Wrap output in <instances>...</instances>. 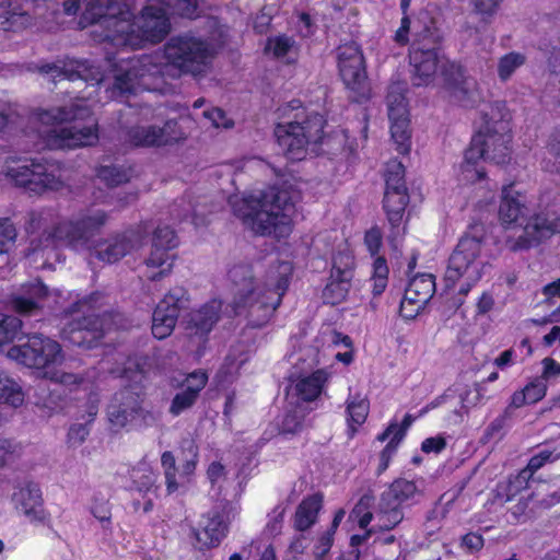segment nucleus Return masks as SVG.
Returning a JSON list of instances; mask_svg holds the SVG:
<instances>
[{
    "mask_svg": "<svg viewBox=\"0 0 560 560\" xmlns=\"http://www.w3.org/2000/svg\"><path fill=\"white\" fill-rule=\"evenodd\" d=\"M217 48L212 43L187 33L172 37L163 54L116 59L107 51L106 63L112 68L114 86L112 94L124 95L140 91L159 90V81L164 77L180 73L194 75L203 72Z\"/></svg>",
    "mask_w": 560,
    "mask_h": 560,
    "instance_id": "nucleus-1",
    "label": "nucleus"
},
{
    "mask_svg": "<svg viewBox=\"0 0 560 560\" xmlns=\"http://www.w3.org/2000/svg\"><path fill=\"white\" fill-rule=\"evenodd\" d=\"M84 1L81 27L93 26L96 39L113 47L142 48L161 42L170 32L167 11L158 1H151L137 18L126 0Z\"/></svg>",
    "mask_w": 560,
    "mask_h": 560,
    "instance_id": "nucleus-2",
    "label": "nucleus"
},
{
    "mask_svg": "<svg viewBox=\"0 0 560 560\" xmlns=\"http://www.w3.org/2000/svg\"><path fill=\"white\" fill-rule=\"evenodd\" d=\"M291 271L289 262H281L277 271H269L266 282L262 283L254 279L248 267L232 268L229 271L232 298L225 312L245 315L253 326L264 325L280 305Z\"/></svg>",
    "mask_w": 560,
    "mask_h": 560,
    "instance_id": "nucleus-3",
    "label": "nucleus"
},
{
    "mask_svg": "<svg viewBox=\"0 0 560 560\" xmlns=\"http://www.w3.org/2000/svg\"><path fill=\"white\" fill-rule=\"evenodd\" d=\"M107 214L101 209H89L75 221L60 222L45 240V247L68 246L89 252L104 262H115L141 245V235L133 231L94 244L92 237L105 224Z\"/></svg>",
    "mask_w": 560,
    "mask_h": 560,
    "instance_id": "nucleus-4",
    "label": "nucleus"
},
{
    "mask_svg": "<svg viewBox=\"0 0 560 560\" xmlns=\"http://www.w3.org/2000/svg\"><path fill=\"white\" fill-rule=\"evenodd\" d=\"M229 205L255 234L281 238L292 232L296 209L293 195L287 189L270 187L257 194H234L230 196Z\"/></svg>",
    "mask_w": 560,
    "mask_h": 560,
    "instance_id": "nucleus-5",
    "label": "nucleus"
},
{
    "mask_svg": "<svg viewBox=\"0 0 560 560\" xmlns=\"http://www.w3.org/2000/svg\"><path fill=\"white\" fill-rule=\"evenodd\" d=\"M526 211L525 195L516 190L514 184L503 186L499 219L510 231L505 237V246L510 250L528 249L541 240L560 232V217L556 213L537 214L528 220L524 226H518L517 223L524 219Z\"/></svg>",
    "mask_w": 560,
    "mask_h": 560,
    "instance_id": "nucleus-6",
    "label": "nucleus"
},
{
    "mask_svg": "<svg viewBox=\"0 0 560 560\" xmlns=\"http://www.w3.org/2000/svg\"><path fill=\"white\" fill-rule=\"evenodd\" d=\"M39 136L49 149H72L97 141L96 122L85 104L54 108L39 114Z\"/></svg>",
    "mask_w": 560,
    "mask_h": 560,
    "instance_id": "nucleus-7",
    "label": "nucleus"
},
{
    "mask_svg": "<svg viewBox=\"0 0 560 560\" xmlns=\"http://www.w3.org/2000/svg\"><path fill=\"white\" fill-rule=\"evenodd\" d=\"M279 110L288 121L278 124L275 129L278 144L289 160L301 161L310 148L323 139L325 120L319 114H308L299 100L289 102Z\"/></svg>",
    "mask_w": 560,
    "mask_h": 560,
    "instance_id": "nucleus-8",
    "label": "nucleus"
},
{
    "mask_svg": "<svg viewBox=\"0 0 560 560\" xmlns=\"http://www.w3.org/2000/svg\"><path fill=\"white\" fill-rule=\"evenodd\" d=\"M485 238L483 225H471L450 256L445 277L447 281L458 282L462 293H468L486 272L488 260L485 254Z\"/></svg>",
    "mask_w": 560,
    "mask_h": 560,
    "instance_id": "nucleus-9",
    "label": "nucleus"
},
{
    "mask_svg": "<svg viewBox=\"0 0 560 560\" xmlns=\"http://www.w3.org/2000/svg\"><path fill=\"white\" fill-rule=\"evenodd\" d=\"M7 357L28 368L44 369L45 377L61 385L69 387L78 385L84 392L90 389V383L84 378L54 369V365L61 362L62 354L59 343L49 338L31 336L26 342L10 348Z\"/></svg>",
    "mask_w": 560,
    "mask_h": 560,
    "instance_id": "nucleus-10",
    "label": "nucleus"
},
{
    "mask_svg": "<svg viewBox=\"0 0 560 560\" xmlns=\"http://www.w3.org/2000/svg\"><path fill=\"white\" fill-rule=\"evenodd\" d=\"M371 499L363 497L355 504L350 513V518L358 523L361 529H364L363 534L352 535L350 538V545L353 548L358 546H366L372 535L377 532L390 530L398 525L404 514L401 510L393 508L387 502H384L381 498L380 509L375 515L370 511Z\"/></svg>",
    "mask_w": 560,
    "mask_h": 560,
    "instance_id": "nucleus-11",
    "label": "nucleus"
},
{
    "mask_svg": "<svg viewBox=\"0 0 560 560\" xmlns=\"http://www.w3.org/2000/svg\"><path fill=\"white\" fill-rule=\"evenodd\" d=\"M5 176L15 185L35 194L59 190L62 187L60 170L54 164H40L27 160L11 161L7 166Z\"/></svg>",
    "mask_w": 560,
    "mask_h": 560,
    "instance_id": "nucleus-12",
    "label": "nucleus"
},
{
    "mask_svg": "<svg viewBox=\"0 0 560 560\" xmlns=\"http://www.w3.org/2000/svg\"><path fill=\"white\" fill-rule=\"evenodd\" d=\"M406 91L407 84L405 82H394L390 84L386 96L390 136L396 144V150L401 154L409 153L411 148V130L409 109L405 96Z\"/></svg>",
    "mask_w": 560,
    "mask_h": 560,
    "instance_id": "nucleus-13",
    "label": "nucleus"
},
{
    "mask_svg": "<svg viewBox=\"0 0 560 560\" xmlns=\"http://www.w3.org/2000/svg\"><path fill=\"white\" fill-rule=\"evenodd\" d=\"M386 189L384 195V210L394 233L399 235L409 196L405 185V167L398 161H392L386 168Z\"/></svg>",
    "mask_w": 560,
    "mask_h": 560,
    "instance_id": "nucleus-14",
    "label": "nucleus"
},
{
    "mask_svg": "<svg viewBox=\"0 0 560 560\" xmlns=\"http://www.w3.org/2000/svg\"><path fill=\"white\" fill-rule=\"evenodd\" d=\"M337 65L342 82L358 100L369 97L370 88L361 47L354 42L340 45L337 48Z\"/></svg>",
    "mask_w": 560,
    "mask_h": 560,
    "instance_id": "nucleus-15",
    "label": "nucleus"
},
{
    "mask_svg": "<svg viewBox=\"0 0 560 560\" xmlns=\"http://www.w3.org/2000/svg\"><path fill=\"white\" fill-rule=\"evenodd\" d=\"M409 60L411 79L416 86H427L434 83L439 74L444 78V81L448 80L452 71L451 65H455L440 56L436 49H423L416 43L412 44Z\"/></svg>",
    "mask_w": 560,
    "mask_h": 560,
    "instance_id": "nucleus-16",
    "label": "nucleus"
},
{
    "mask_svg": "<svg viewBox=\"0 0 560 560\" xmlns=\"http://www.w3.org/2000/svg\"><path fill=\"white\" fill-rule=\"evenodd\" d=\"M512 136L504 121L487 122L471 140L472 147L481 151V160L494 164H505L510 161Z\"/></svg>",
    "mask_w": 560,
    "mask_h": 560,
    "instance_id": "nucleus-17",
    "label": "nucleus"
},
{
    "mask_svg": "<svg viewBox=\"0 0 560 560\" xmlns=\"http://www.w3.org/2000/svg\"><path fill=\"white\" fill-rule=\"evenodd\" d=\"M177 245L176 236L170 228H159L153 236L151 252L144 262V276L156 281L167 276L173 267V255L170 253Z\"/></svg>",
    "mask_w": 560,
    "mask_h": 560,
    "instance_id": "nucleus-18",
    "label": "nucleus"
},
{
    "mask_svg": "<svg viewBox=\"0 0 560 560\" xmlns=\"http://www.w3.org/2000/svg\"><path fill=\"white\" fill-rule=\"evenodd\" d=\"M11 503L32 525L51 527V514L44 506L43 493L37 485L26 482L18 486L11 495Z\"/></svg>",
    "mask_w": 560,
    "mask_h": 560,
    "instance_id": "nucleus-19",
    "label": "nucleus"
},
{
    "mask_svg": "<svg viewBox=\"0 0 560 560\" xmlns=\"http://www.w3.org/2000/svg\"><path fill=\"white\" fill-rule=\"evenodd\" d=\"M187 132L175 120H167L163 127L138 126L129 130L128 140L136 147H164L184 141Z\"/></svg>",
    "mask_w": 560,
    "mask_h": 560,
    "instance_id": "nucleus-20",
    "label": "nucleus"
},
{
    "mask_svg": "<svg viewBox=\"0 0 560 560\" xmlns=\"http://www.w3.org/2000/svg\"><path fill=\"white\" fill-rule=\"evenodd\" d=\"M435 292V281L431 273L413 276L405 290L400 303V315L406 319H413L425 307Z\"/></svg>",
    "mask_w": 560,
    "mask_h": 560,
    "instance_id": "nucleus-21",
    "label": "nucleus"
},
{
    "mask_svg": "<svg viewBox=\"0 0 560 560\" xmlns=\"http://www.w3.org/2000/svg\"><path fill=\"white\" fill-rule=\"evenodd\" d=\"M451 73L446 83L451 85V95L464 107H472L483 98L482 91L476 79L468 77L458 65H451Z\"/></svg>",
    "mask_w": 560,
    "mask_h": 560,
    "instance_id": "nucleus-22",
    "label": "nucleus"
},
{
    "mask_svg": "<svg viewBox=\"0 0 560 560\" xmlns=\"http://www.w3.org/2000/svg\"><path fill=\"white\" fill-rule=\"evenodd\" d=\"M110 318V316L100 318L98 316L90 315L84 317L83 322L71 323L63 332L71 343L92 348L103 337L105 325Z\"/></svg>",
    "mask_w": 560,
    "mask_h": 560,
    "instance_id": "nucleus-23",
    "label": "nucleus"
},
{
    "mask_svg": "<svg viewBox=\"0 0 560 560\" xmlns=\"http://www.w3.org/2000/svg\"><path fill=\"white\" fill-rule=\"evenodd\" d=\"M140 412L139 395L127 389L116 393L107 407L108 421L116 429L133 422Z\"/></svg>",
    "mask_w": 560,
    "mask_h": 560,
    "instance_id": "nucleus-24",
    "label": "nucleus"
},
{
    "mask_svg": "<svg viewBox=\"0 0 560 560\" xmlns=\"http://www.w3.org/2000/svg\"><path fill=\"white\" fill-rule=\"evenodd\" d=\"M180 299L174 294H166L158 304L152 317V334L158 339L170 336L176 325Z\"/></svg>",
    "mask_w": 560,
    "mask_h": 560,
    "instance_id": "nucleus-25",
    "label": "nucleus"
},
{
    "mask_svg": "<svg viewBox=\"0 0 560 560\" xmlns=\"http://www.w3.org/2000/svg\"><path fill=\"white\" fill-rule=\"evenodd\" d=\"M228 532L225 523L219 515L205 516L192 529V545L198 550H208L220 545Z\"/></svg>",
    "mask_w": 560,
    "mask_h": 560,
    "instance_id": "nucleus-26",
    "label": "nucleus"
},
{
    "mask_svg": "<svg viewBox=\"0 0 560 560\" xmlns=\"http://www.w3.org/2000/svg\"><path fill=\"white\" fill-rule=\"evenodd\" d=\"M52 298V293L42 282L32 283L25 292L12 300V307L21 313H31L36 307H43Z\"/></svg>",
    "mask_w": 560,
    "mask_h": 560,
    "instance_id": "nucleus-27",
    "label": "nucleus"
},
{
    "mask_svg": "<svg viewBox=\"0 0 560 560\" xmlns=\"http://www.w3.org/2000/svg\"><path fill=\"white\" fill-rule=\"evenodd\" d=\"M420 494L413 481L397 479L390 485L388 490L382 494V499L393 508L401 510L404 505L416 502Z\"/></svg>",
    "mask_w": 560,
    "mask_h": 560,
    "instance_id": "nucleus-28",
    "label": "nucleus"
},
{
    "mask_svg": "<svg viewBox=\"0 0 560 560\" xmlns=\"http://www.w3.org/2000/svg\"><path fill=\"white\" fill-rule=\"evenodd\" d=\"M265 51L267 55L284 63H293L299 57L296 42L284 34L271 36L267 39Z\"/></svg>",
    "mask_w": 560,
    "mask_h": 560,
    "instance_id": "nucleus-29",
    "label": "nucleus"
},
{
    "mask_svg": "<svg viewBox=\"0 0 560 560\" xmlns=\"http://www.w3.org/2000/svg\"><path fill=\"white\" fill-rule=\"evenodd\" d=\"M323 505V495L319 493L305 498L298 506L294 516V527L304 532L311 528L317 521Z\"/></svg>",
    "mask_w": 560,
    "mask_h": 560,
    "instance_id": "nucleus-30",
    "label": "nucleus"
},
{
    "mask_svg": "<svg viewBox=\"0 0 560 560\" xmlns=\"http://www.w3.org/2000/svg\"><path fill=\"white\" fill-rule=\"evenodd\" d=\"M481 151L478 147H470L466 150L464 161L459 167L458 179L465 184H475L486 179V172L479 165Z\"/></svg>",
    "mask_w": 560,
    "mask_h": 560,
    "instance_id": "nucleus-31",
    "label": "nucleus"
},
{
    "mask_svg": "<svg viewBox=\"0 0 560 560\" xmlns=\"http://www.w3.org/2000/svg\"><path fill=\"white\" fill-rule=\"evenodd\" d=\"M330 376V372L322 369L302 377L295 385L298 395L306 401L316 399L322 394L323 387Z\"/></svg>",
    "mask_w": 560,
    "mask_h": 560,
    "instance_id": "nucleus-32",
    "label": "nucleus"
},
{
    "mask_svg": "<svg viewBox=\"0 0 560 560\" xmlns=\"http://www.w3.org/2000/svg\"><path fill=\"white\" fill-rule=\"evenodd\" d=\"M59 75L68 80L82 79L94 83H100L105 79V73L101 71L98 66L96 67L85 60L70 61Z\"/></svg>",
    "mask_w": 560,
    "mask_h": 560,
    "instance_id": "nucleus-33",
    "label": "nucleus"
},
{
    "mask_svg": "<svg viewBox=\"0 0 560 560\" xmlns=\"http://www.w3.org/2000/svg\"><path fill=\"white\" fill-rule=\"evenodd\" d=\"M369 410L370 404L365 397L360 395L349 396L347 399V423L351 435L365 422Z\"/></svg>",
    "mask_w": 560,
    "mask_h": 560,
    "instance_id": "nucleus-34",
    "label": "nucleus"
},
{
    "mask_svg": "<svg viewBox=\"0 0 560 560\" xmlns=\"http://www.w3.org/2000/svg\"><path fill=\"white\" fill-rule=\"evenodd\" d=\"M346 516V510L345 509H338L335 514L332 522L329 526V528L320 534L315 542L314 546V557L315 560H324L325 557L330 551L334 540H335V534L337 532V528L341 524Z\"/></svg>",
    "mask_w": 560,
    "mask_h": 560,
    "instance_id": "nucleus-35",
    "label": "nucleus"
},
{
    "mask_svg": "<svg viewBox=\"0 0 560 560\" xmlns=\"http://www.w3.org/2000/svg\"><path fill=\"white\" fill-rule=\"evenodd\" d=\"M350 278L329 276L328 282L325 285L322 298L323 301L330 305H338L342 303L349 293L351 287Z\"/></svg>",
    "mask_w": 560,
    "mask_h": 560,
    "instance_id": "nucleus-36",
    "label": "nucleus"
},
{
    "mask_svg": "<svg viewBox=\"0 0 560 560\" xmlns=\"http://www.w3.org/2000/svg\"><path fill=\"white\" fill-rule=\"evenodd\" d=\"M354 256L348 244H340L331 257L330 273L335 277L353 278Z\"/></svg>",
    "mask_w": 560,
    "mask_h": 560,
    "instance_id": "nucleus-37",
    "label": "nucleus"
},
{
    "mask_svg": "<svg viewBox=\"0 0 560 560\" xmlns=\"http://www.w3.org/2000/svg\"><path fill=\"white\" fill-rule=\"evenodd\" d=\"M221 306L222 303L220 301L212 300L198 311L194 312L191 316V323L196 327L197 334L200 332L203 335L210 331L219 318V311L221 310Z\"/></svg>",
    "mask_w": 560,
    "mask_h": 560,
    "instance_id": "nucleus-38",
    "label": "nucleus"
},
{
    "mask_svg": "<svg viewBox=\"0 0 560 560\" xmlns=\"http://www.w3.org/2000/svg\"><path fill=\"white\" fill-rule=\"evenodd\" d=\"M97 411L98 399L96 395H90L86 402L85 413L80 416V419H82L85 423L73 424L69 430L68 436L71 442L82 443L85 440V438L89 435L86 423L94 420Z\"/></svg>",
    "mask_w": 560,
    "mask_h": 560,
    "instance_id": "nucleus-39",
    "label": "nucleus"
},
{
    "mask_svg": "<svg viewBox=\"0 0 560 560\" xmlns=\"http://www.w3.org/2000/svg\"><path fill=\"white\" fill-rule=\"evenodd\" d=\"M30 18L25 12H19L10 3L0 4V28L4 31H18L27 26Z\"/></svg>",
    "mask_w": 560,
    "mask_h": 560,
    "instance_id": "nucleus-40",
    "label": "nucleus"
},
{
    "mask_svg": "<svg viewBox=\"0 0 560 560\" xmlns=\"http://www.w3.org/2000/svg\"><path fill=\"white\" fill-rule=\"evenodd\" d=\"M525 56L520 52H509L498 61V75L501 81H508L513 73L525 63Z\"/></svg>",
    "mask_w": 560,
    "mask_h": 560,
    "instance_id": "nucleus-41",
    "label": "nucleus"
},
{
    "mask_svg": "<svg viewBox=\"0 0 560 560\" xmlns=\"http://www.w3.org/2000/svg\"><path fill=\"white\" fill-rule=\"evenodd\" d=\"M0 402L8 404L14 408L20 407L24 401V394L20 385L9 378H2L0 383Z\"/></svg>",
    "mask_w": 560,
    "mask_h": 560,
    "instance_id": "nucleus-42",
    "label": "nucleus"
},
{
    "mask_svg": "<svg viewBox=\"0 0 560 560\" xmlns=\"http://www.w3.org/2000/svg\"><path fill=\"white\" fill-rule=\"evenodd\" d=\"M22 327V322L13 316L0 314V352H3V347L13 341Z\"/></svg>",
    "mask_w": 560,
    "mask_h": 560,
    "instance_id": "nucleus-43",
    "label": "nucleus"
},
{
    "mask_svg": "<svg viewBox=\"0 0 560 560\" xmlns=\"http://www.w3.org/2000/svg\"><path fill=\"white\" fill-rule=\"evenodd\" d=\"M388 281V266L386 260L383 257H376L373 262V273H372V282H373V294L380 295L382 294Z\"/></svg>",
    "mask_w": 560,
    "mask_h": 560,
    "instance_id": "nucleus-44",
    "label": "nucleus"
},
{
    "mask_svg": "<svg viewBox=\"0 0 560 560\" xmlns=\"http://www.w3.org/2000/svg\"><path fill=\"white\" fill-rule=\"evenodd\" d=\"M130 477L138 491H148L156 481V475L145 465L132 468Z\"/></svg>",
    "mask_w": 560,
    "mask_h": 560,
    "instance_id": "nucleus-45",
    "label": "nucleus"
},
{
    "mask_svg": "<svg viewBox=\"0 0 560 560\" xmlns=\"http://www.w3.org/2000/svg\"><path fill=\"white\" fill-rule=\"evenodd\" d=\"M249 350L244 345L235 346L231 349L229 355L225 359L224 368L225 374L233 375L238 369L248 360Z\"/></svg>",
    "mask_w": 560,
    "mask_h": 560,
    "instance_id": "nucleus-46",
    "label": "nucleus"
},
{
    "mask_svg": "<svg viewBox=\"0 0 560 560\" xmlns=\"http://www.w3.org/2000/svg\"><path fill=\"white\" fill-rule=\"evenodd\" d=\"M161 464L164 469L167 491L173 493L179 488L174 455L168 451L164 452L161 456Z\"/></svg>",
    "mask_w": 560,
    "mask_h": 560,
    "instance_id": "nucleus-47",
    "label": "nucleus"
},
{
    "mask_svg": "<svg viewBox=\"0 0 560 560\" xmlns=\"http://www.w3.org/2000/svg\"><path fill=\"white\" fill-rule=\"evenodd\" d=\"M560 457V451L546 446L535 454L528 462L527 468L523 471H528L530 475L541 468L546 463L555 462Z\"/></svg>",
    "mask_w": 560,
    "mask_h": 560,
    "instance_id": "nucleus-48",
    "label": "nucleus"
},
{
    "mask_svg": "<svg viewBox=\"0 0 560 560\" xmlns=\"http://www.w3.org/2000/svg\"><path fill=\"white\" fill-rule=\"evenodd\" d=\"M97 177L107 186H116L129 179L127 171L118 166H102Z\"/></svg>",
    "mask_w": 560,
    "mask_h": 560,
    "instance_id": "nucleus-49",
    "label": "nucleus"
},
{
    "mask_svg": "<svg viewBox=\"0 0 560 560\" xmlns=\"http://www.w3.org/2000/svg\"><path fill=\"white\" fill-rule=\"evenodd\" d=\"M485 398V388L481 384H475L472 387L466 388L460 394V405L462 409L466 412L471 408L477 407L483 401Z\"/></svg>",
    "mask_w": 560,
    "mask_h": 560,
    "instance_id": "nucleus-50",
    "label": "nucleus"
},
{
    "mask_svg": "<svg viewBox=\"0 0 560 560\" xmlns=\"http://www.w3.org/2000/svg\"><path fill=\"white\" fill-rule=\"evenodd\" d=\"M197 465V447L192 442L188 446V456L182 466L177 469L179 479L177 480L179 487L189 481V477L194 474Z\"/></svg>",
    "mask_w": 560,
    "mask_h": 560,
    "instance_id": "nucleus-51",
    "label": "nucleus"
},
{
    "mask_svg": "<svg viewBox=\"0 0 560 560\" xmlns=\"http://www.w3.org/2000/svg\"><path fill=\"white\" fill-rule=\"evenodd\" d=\"M197 400V397L194 395L192 392L182 390L172 400L170 412L173 416H178L188 408H190L195 401Z\"/></svg>",
    "mask_w": 560,
    "mask_h": 560,
    "instance_id": "nucleus-52",
    "label": "nucleus"
},
{
    "mask_svg": "<svg viewBox=\"0 0 560 560\" xmlns=\"http://www.w3.org/2000/svg\"><path fill=\"white\" fill-rule=\"evenodd\" d=\"M208 382V375L202 371H195L186 376L183 382L184 390L192 392L196 397Z\"/></svg>",
    "mask_w": 560,
    "mask_h": 560,
    "instance_id": "nucleus-53",
    "label": "nucleus"
},
{
    "mask_svg": "<svg viewBox=\"0 0 560 560\" xmlns=\"http://www.w3.org/2000/svg\"><path fill=\"white\" fill-rule=\"evenodd\" d=\"M166 7L172 9L173 13L189 19L195 18L197 10V0H166Z\"/></svg>",
    "mask_w": 560,
    "mask_h": 560,
    "instance_id": "nucleus-54",
    "label": "nucleus"
},
{
    "mask_svg": "<svg viewBox=\"0 0 560 560\" xmlns=\"http://www.w3.org/2000/svg\"><path fill=\"white\" fill-rule=\"evenodd\" d=\"M523 389L529 404H535L546 396L547 384L542 382V380L535 378L529 382Z\"/></svg>",
    "mask_w": 560,
    "mask_h": 560,
    "instance_id": "nucleus-55",
    "label": "nucleus"
},
{
    "mask_svg": "<svg viewBox=\"0 0 560 560\" xmlns=\"http://www.w3.org/2000/svg\"><path fill=\"white\" fill-rule=\"evenodd\" d=\"M405 435V428L399 425V423L393 422L382 434L377 436V440L381 442L388 440V443H394V448H397Z\"/></svg>",
    "mask_w": 560,
    "mask_h": 560,
    "instance_id": "nucleus-56",
    "label": "nucleus"
},
{
    "mask_svg": "<svg viewBox=\"0 0 560 560\" xmlns=\"http://www.w3.org/2000/svg\"><path fill=\"white\" fill-rule=\"evenodd\" d=\"M203 117L215 128L229 129L233 127V121L225 116L220 108H211L203 112Z\"/></svg>",
    "mask_w": 560,
    "mask_h": 560,
    "instance_id": "nucleus-57",
    "label": "nucleus"
},
{
    "mask_svg": "<svg viewBox=\"0 0 560 560\" xmlns=\"http://www.w3.org/2000/svg\"><path fill=\"white\" fill-rule=\"evenodd\" d=\"M501 2L502 0H474V7L483 20H488L497 14Z\"/></svg>",
    "mask_w": 560,
    "mask_h": 560,
    "instance_id": "nucleus-58",
    "label": "nucleus"
},
{
    "mask_svg": "<svg viewBox=\"0 0 560 560\" xmlns=\"http://www.w3.org/2000/svg\"><path fill=\"white\" fill-rule=\"evenodd\" d=\"M383 242L382 231L377 226L371 228L366 231L364 236V244L372 256L378 254Z\"/></svg>",
    "mask_w": 560,
    "mask_h": 560,
    "instance_id": "nucleus-59",
    "label": "nucleus"
},
{
    "mask_svg": "<svg viewBox=\"0 0 560 560\" xmlns=\"http://www.w3.org/2000/svg\"><path fill=\"white\" fill-rule=\"evenodd\" d=\"M542 371L539 380L542 382H551L560 376V363L552 358H545L541 361Z\"/></svg>",
    "mask_w": 560,
    "mask_h": 560,
    "instance_id": "nucleus-60",
    "label": "nucleus"
},
{
    "mask_svg": "<svg viewBox=\"0 0 560 560\" xmlns=\"http://www.w3.org/2000/svg\"><path fill=\"white\" fill-rule=\"evenodd\" d=\"M20 452V445L15 442L0 438V466L7 464Z\"/></svg>",
    "mask_w": 560,
    "mask_h": 560,
    "instance_id": "nucleus-61",
    "label": "nucleus"
},
{
    "mask_svg": "<svg viewBox=\"0 0 560 560\" xmlns=\"http://www.w3.org/2000/svg\"><path fill=\"white\" fill-rule=\"evenodd\" d=\"M446 447V441L443 436H432L423 440L421 451L425 454H439Z\"/></svg>",
    "mask_w": 560,
    "mask_h": 560,
    "instance_id": "nucleus-62",
    "label": "nucleus"
},
{
    "mask_svg": "<svg viewBox=\"0 0 560 560\" xmlns=\"http://www.w3.org/2000/svg\"><path fill=\"white\" fill-rule=\"evenodd\" d=\"M15 230L10 224L0 226V253L5 252L15 240Z\"/></svg>",
    "mask_w": 560,
    "mask_h": 560,
    "instance_id": "nucleus-63",
    "label": "nucleus"
},
{
    "mask_svg": "<svg viewBox=\"0 0 560 560\" xmlns=\"http://www.w3.org/2000/svg\"><path fill=\"white\" fill-rule=\"evenodd\" d=\"M542 295L545 296V303L548 306L555 304V300L560 298V279H557L548 284H546L542 290Z\"/></svg>",
    "mask_w": 560,
    "mask_h": 560,
    "instance_id": "nucleus-64",
    "label": "nucleus"
}]
</instances>
